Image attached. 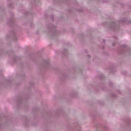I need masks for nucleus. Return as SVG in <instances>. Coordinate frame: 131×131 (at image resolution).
I'll return each instance as SVG.
<instances>
[{
    "instance_id": "obj_28",
    "label": "nucleus",
    "mask_w": 131,
    "mask_h": 131,
    "mask_svg": "<svg viewBox=\"0 0 131 131\" xmlns=\"http://www.w3.org/2000/svg\"><path fill=\"white\" fill-rule=\"evenodd\" d=\"M85 53H88V50H85Z\"/></svg>"
},
{
    "instance_id": "obj_6",
    "label": "nucleus",
    "mask_w": 131,
    "mask_h": 131,
    "mask_svg": "<svg viewBox=\"0 0 131 131\" xmlns=\"http://www.w3.org/2000/svg\"><path fill=\"white\" fill-rule=\"evenodd\" d=\"M60 73L62 77H63V79L65 80H67V79H69V78H75L77 74H80V75L84 76L83 68L78 66H75L72 69L70 70L68 73L63 72Z\"/></svg>"
},
{
    "instance_id": "obj_15",
    "label": "nucleus",
    "mask_w": 131,
    "mask_h": 131,
    "mask_svg": "<svg viewBox=\"0 0 131 131\" xmlns=\"http://www.w3.org/2000/svg\"><path fill=\"white\" fill-rule=\"evenodd\" d=\"M61 99L62 101H63V102H66V103H69V102H70V99L67 98V97L62 96Z\"/></svg>"
},
{
    "instance_id": "obj_25",
    "label": "nucleus",
    "mask_w": 131,
    "mask_h": 131,
    "mask_svg": "<svg viewBox=\"0 0 131 131\" xmlns=\"http://www.w3.org/2000/svg\"><path fill=\"white\" fill-rule=\"evenodd\" d=\"M87 58H88V59H91V55H87Z\"/></svg>"
},
{
    "instance_id": "obj_9",
    "label": "nucleus",
    "mask_w": 131,
    "mask_h": 131,
    "mask_svg": "<svg viewBox=\"0 0 131 131\" xmlns=\"http://www.w3.org/2000/svg\"><path fill=\"white\" fill-rule=\"evenodd\" d=\"M40 65L43 69H48V68L51 67L50 60L49 59L46 60L43 58H42Z\"/></svg>"
},
{
    "instance_id": "obj_31",
    "label": "nucleus",
    "mask_w": 131,
    "mask_h": 131,
    "mask_svg": "<svg viewBox=\"0 0 131 131\" xmlns=\"http://www.w3.org/2000/svg\"><path fill=\"white\" fill-rule=\"evenodd\" d=\"M72 32H74V30H73V31H72Z\"/></svg>"
},
{
    "instance_id": "obj_22",
    "label": "nucleus",
    "mask_w": 131,
    "mask_h": 131,
    "mask_svg": "<svg viewBox=\"0 0 131 131\" xmlns=\"http://www.w3.org/2000/svg\"><path fill=\"white\" fill-rule=\"evenodd\" d=\"M115 91L116 92V93H117L118 94H121V91L119 90H115Z\"/></svg>"
},
{
    "instance_id": "obj_33",
    "label": "nucleus",
    "mask_w": 131,
    "mask_h": 131,
    "mask_svg": "<svg viewBox=\"0 0 131 131\" xmlns=\"http://www.w3.org/2000/svg\"><path fill=\"white\" fill-rule=\"evenodd\" d=\"M99 47L100 48V46H99Z\"/></svg>"
},
{
    "instance_id": "obj_23",
    "label": "nucleus",
    "mask_w": 131,
    "mask_h": 131,
    "mask_svg": "<svg viewBox=\"0 0 131 131\" xmlns=\"http://www.w3.org/2000/svg\"><path fill=\"white\" fill-rule=\"evenodd\" d=\"M102 42H103V43L105 45V43H106V40H105L104 39H103Z\"/></svg>"
},
{
    "instance_id": "obj_20",
    "label": "nucleus",
    "mask_w": 131,
    "mask_h": 131,
    "mask_svg": "<svg viewBox=\"0 0 131 131\" xmlns=\"http://www.w3.org/2000/svg\"><path fill=\"white\" fill-rule=\"evenodd\" d=\"M98 59H99V58H98L97 57H95L93 58V62H97V61H96V60H98Z\"/></svg>"
},
{
    "instance_id": "obj_8",
    "label": "nucleus",
    "mask_w": 131,
    "mask_h": 131,
    "mask_svg": "<svg viewBox=\"0 0 131 131\" xmlns=\"http://www.w3.org/2000/svg\"><path fill=\"white\" fill-rule=\"evenodd\" d=\"M124 131H131V119L127 117L125 120V125L123 128Z\"/></svg>"
},
{
    "instance_id": "obj_17",
    "label": "nucleus",
    "mask_w": 131,
    "mask_h": 131,
    "mask_svg": "<svg viewBox=\"0 0 131 131\" xmlns=\"http://www.w3.org/2000/svg\"><path fill=\"white\" fill-rule=\"evenodd\" d=\"M121 103L122 104H123V105H126V104H127V103H128V101H127V99H123L121 101Z\"/></svg>"
},
{
    "instance_id": "obj_14",
    "label": "nucleus",
    "mask_w": 131,
    "mask_h": 131,
    "mask_svg": "<svg viewBox=\"0 0 131 131\" xmlns=\"http://www.w3.org/2000/svg\"><path fill=\"white\" fill-rule=\"evenodd\" d=\"M114 39H115V41L113 42L112 46L113 47H115L116 45H118V41H117V36H114Z\"/></svg>"
},
{
    "instance_id": "obj_32",
    "label": "nucleus",
    "mask_w": 131,
    "mask_h": 131,
    "mask_svg": "<svg viewBox=\"0 0 131 131\" xmlns=\"http://www.w3.org/2000/svg\"><path fill=\"white\" fill-rule=\"evenodd\" d=\"M107 48H110V47H107Z\"/></svg>"
},
{
    "instance_id": "obj_27",
    "label": "nucleus",
    "mask_w": 131,
    "mask_h": 131,
    "mask_svg": "<svg viewBox=\"0 0 131 131\" xmlns=\"http://www.w3.org/2000/svg\"><path fill=\"white\" fill-rule=\"evenodd\" d=\"M2 127H3V125H2V124L0 123V128H2Z\"/></svg>"
},
{
    "instance_id": "obj_21",
    "label": "nucleus",
    "mask_w": 131,
    "mask_h": 131,
    "mask_svg": "<svg viewBox=\"0 0 131 131\" xmlns=\"http://www.w3.org/2000/svg\"><path fill=\"white\" fill-rule=\"evenodd\" d=\"M76 128L77 129V131H82L81 130V128H80L79 126L78 127H77V126H76Z\"/></svg>"
},
{
    "instance_id": "obj_1",
    "label": "nucleus",
    "mask_w": 131,
    "mask_h": 131,
    "mask_svg": "<svg viewBox=\"0 0 131 131\" xmlns=\"http://www.w3.org/2000/svg\"><path fill=\"white\" fill-rule=\"evenodd\" d=\"M44 16L45 19L48 20L49 21L46 23L45 27H39L38 28L35 32V34H39L40 33H45L47 35H49L53 41L58 43L59 42V35L65 33L66 31L65 30H63V32L58 31L57 30V26L55 25V23L58 24L60 21H63L64 17H61L55 21L54 20V14H53L49 15L48 13H46Z\"/></svg>"
},
{
    "instance_id": "obj_24",
    "label": "nucleus",
    "mask_w": 131,
    "mask_h": 131,
    "mask_svg": "<svg viewBox=\"0 0 131 131\" xmlns=\"http://www.w3.org/2000/svg\"><path fill=\"white\" fill-rule=\"evenodd\" d=\"M89 38H90V39H92V38H93V36H92V35H90L89 36Z\"/></svg>"
},
{
    "instance_id": "obj_18",
    "label": "nucleus",
    "mask_w": 131,
    "mask_h": 131,
    "mask_svg": "<svg viewBox=\"0 0 131 131\" xmlns=\"http://www.w3.org/2000/svg\"><path fill=\"white\" fill-rule=\"evenodd\" d=\"M102 55H104V56H109V53H108L106 52H102Z\"/></svg>"
},
{
    "instance_id": "obj_5",
    "label": "nucleus",
    "mask_w": 131,
    "mask_h": 131,
    "mask_svg": "<svg viewBox=\"0 0 131 131\" xmlns=\"http://www.w3.org/2000/svg\"><path fill=\"white\" fill-rule=\"evenodd\" d=\"M94 3H95L97 5L95 6L93 10H85L84 8H74V7H72V8L69 9V13L70 14H72L74 11L73 10H75V11H76L78 13H86L87 14H95V15H98L97 14V12L98 13H101V9H100V7H99L98 4L99 3H108V0H92Z\"/></svg>"
},
{
    "instance_id": "obj_26",
    "label": "nucleus",
    "mask_w": 131,
    "mask_h": 131,
    "mask_svg": "<svg viewBox=\"0 0 131 131\" xmlns=\"http://www.w3.org/2000/svg\"><path fill=\"white\" fill-rule=\"evenodd\" d=\"M82 39H84V35H82Z\"/></svg>"
},
{
    "instance_id": "obj_3",
    "label": "nucleus",
    "mask_w": 131,
    "mask_h": 131,
    "mask_svg": "<svg viewBox=\"0 0 131 131\" xmlns=\"http://www.w3.org/2000/svg\"><path fill=\"white\" fill-rule=\"evenodd\" d=\"M30 6L27 10L23 7L22 4L19 5V12L23 13L24 19L26 20V25H30L31 28L33 29L35 27V25L33 23V17L35 16L34 10L37 11V10H40V5L41 2L40 0H29Z\"/></svg>"
},
{
    "instance_id": "obj_19",
    "label": "nucleus",
    "mask_w": 131,
    "mask_h": 131,
    "mask_svg": "<svg viewBox=\"0 0 131 131\" xmlns=\"http://www.w3.org/2000/svg\"><path fill=\"white\" fill-rule=\"evenodd\" d=\"M101 49L103 50V51H105L106 50V46H105L104 45H102Z\"/></svg>"
},
{
    "instance_id": "obj_10",
    "label": "nucleus",
    "mask_w": 131,
    "mask_h": 131,
    "mask_svg": "<svg viewBox=\"0 0 131 131\" xmlns=\"http://www.w3.org/2000/svg\"><path fill=\"white\" fill-rule=\"evenodd\" d=\"M61 55L64 58H66V59H69V56H70L68 49L66 48H64L63 51L61 52Z\"/></svg>"
},
{
    "instance_id": "obj_30",
    "label": "nucleus",
    "mask_w": 131,
    "mask_h": 131,
    "mask_svg": "<svg viewBox=\"0 0 131 131\" xmlns=\"http://www.w3.org/2000/svg\"><path fill=\"white\" fill-rule=\"evenodd\" d=\"M36 93H38V91H37L36 92Z\"/></svg>"
},
{
    "instance_id": "obj_13",
    "label": "nucleus",
    "mask_w": 131,
    "mask_h": 131,
    "mask_svg": "<svg viewBox=\"0 0 131 131\" xmlns=\"http://www.w3.org/2000/svg\"><path fill=\"white\" fill-rule=\"evenodd\" d=\"M70 98H77L78 97V93L74 91L70 95Z\"/></svg>"
},
{
    "instance_id": "obj_29",
    "label": "nucleus",
    "mask_w": 131,
    "mask_h": 131,
    "mask_svg": "<svg viewBox=\"0 0 131 131\" xmlns=\"http://www.w3.org/2000/svg\"><path fill=\"white\" fill-rule=\"evenodd\" d=\"M58 71V72H59V73H61V72H60L59 70H57Z\"/></svg>"
},
{
    "instance_id": "obj_4",
    "label": "nucleus",
    "mask_w": 131,
    "mask_h": 131,
    "mask_svg": "<svg viewBox=\"0 0 131 131\" xmlns=\"http://www.w3.org/2000/svg\"><path fill=\"white\" fill-rule=\"evenodd\" d=\"M32 88H34V84H31L29 88V92L26 94H24L23 95H18L15 98V102L17 104V107L19 109H23L27 111L29 109V103L28 100L31 99V95H32Z\"/></svg>"
},
{
    "instance_id": "obj_7",
    "label": "nucleus",
    "mask_w": 131,
    "mask_h": 131,
    "mask_svg": "<svg viewBox=\"0 0 131 131\" xmlns=\"http://www.w3.org/2000/svg\"><path fill=\"white\" fill-rule=\"evenodd\" d=\"M119 48L117 49V52L121 58H128L131 57V51L127 48L126 45H119Z\"/></svg>"
},
{
    "instance_id": "obj_11",
    "label": "nucleus",
    "mask_w": 131,
    "mask_h": 131,
    "mask_svg": "<svg viewBox=\"0 0 131 131\" xmlns=\"http://www.w3.org/2000/svg\"><path fill=\"white\" fill-rule=\"evenodd\" d=\"M116 67H117V65L114 63H112L108 68V70H110L111 73H114L115 72H116Z\"/></svg>"
},
{
    "instance_id": "obj_12",
    "label": "nucleus",
    "mask_w": 131,
    "mask_h": 131,
    "mask_svg": "<svg viewBox=\"0 0 131 131\" xmlns=\"http://www.w3.org/2000/svg\"><path fill=\"white\" fill-rule=\"evenodd\" d=\"M23 121L24 122V124L25 125H26V126H28V125H29V122H30V120H29V118L26 116H25L23 117Z\"/></svg>"
},
{
    "instance_id": "obj_2",
    "label": "nucleus",
    "mask_w": 131,
    "mask_h": 131,
    "mask_svg": "<svg viewBox=\"0 0 131 131\" xmlns=\"http://www.w3.org/2000/svg\"><path fill=\"white\" fill-rule=\"evenodd\" d=\"M96 82L91 85L90 91H94L95 93H99L100 91L107 92L110 94L109 99L112 100L113 98L117 99L118 97L116 93H114V85L104 74H101L96 77Z\"/></svg>"
},
{
    "instance_id": "obj_16",
    "label": "nucleus",
    "mask_w": 131,
    "mask_h": 131,
    "mask_svg": "<svg viewBox=\"0 0 131 131\" xmlns=\"http://www.w3.org/2000/svg\"><path fill=\"white\" fill-rule=\"evenodd\" d=\"M97 104H98V105H101V106H104L105 105V102H104V101H103L102 100H98L97 102Z\"/></svg>"
}]
</instances>
